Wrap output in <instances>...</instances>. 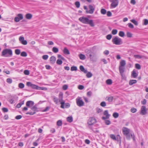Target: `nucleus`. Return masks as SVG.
<instances>
[{
  "mask_svg": "<svg viewBox=\"0 0 148 148\" xmlns=\"http://www.w3.org/2000/svg\"><path fill=\"white\" fill-rule=\"evenodd\" d=\"M79 20L82 23L86 24H88L92 27L95 26V24L92 20H89L88 18L84 16L79 18Z\"/></svg>",
  "mask_w": 148,
  "mask_h": 148,
  "instance_id": "nucleus-1",
  "label": "nucleus"
},
{
  "mask_svg": "<svg viewBox=\"0 0 148 148\" xmlns=\"http://www.w3.org/2000/svg\"><path fill=\"white\" fill-rule=\"evenodd\" d=\"M12 51L10 49H6L2 52V56L5 57L12 56Z\"/></svg>",
  "mask_w": 148,
  "mask_h": 148,
  "instance_id": "nucleus-2",
  "label": "nucleus"
},
{
  "mask_svg": "<svg viewBox=\"0 0 148 148\" xmlns=\"http://www.w3.org/2000/svg\"><path fill=\"white\" fill-rule=\"evenodd\" d=\"M86 56L89 58L91 61L95 62L96 61V58L95 54L92 52L90 51H89V52L87 53Z\"/></svg>",
  "mask_w": 148,
  "mask_h": 148,
  "instance_id": "nucleus-3",
  "label": "nucleus"
},
{
  "mask_svg": "<svg viewBox=\"0 0 148 148\" xmlns=\"http://www.w3.org/2000/svg\"><path fill=\"white\" fill-rule=\"evenodd\" d=\"M112 42L114 44L117 45H121L123 43L122 39L117 36H116L112 39Z\"/></svg>",
  "mask_w": 148,
  "mask_h": 148,
  "instance_id": "nucleus-4",
  "label": "nucleus"
},
{
  "mask_svg": "<svg viewBox=\"0 0 148 148\" xmlns=\"http://www.w3.org/2000/svg\"><path fill=\"white\" fill-rule=\"evenodd\" d=\"M123 134L125 136L127 139H129L130 138V130L126 127H124L122 129Z\"/></svg>",
  "mask_w": 148,
  "mask_h": 148,
  "instance_id": "nucleus-5",
  "label": "nucleus"
},
{
  "mask_svg": "<svg viewBox=\"0 0 148 148\" xmlns=\"http://www.w3.org/2000/svg\"><path fill=\"white\" fill-rule=\"evenodd\" d=\"M96 122V120L95 118L94 117H90L89 119L88 122V127L92 130H93L92 128L91 127V125H93Z\"/></svg>",
  "mask_w": 148,
  "mask_h": 148,
  "instance_id": "nucleus-6",
  "label": "nucleus"
},
{
  "mask_svg": "<svg viewBox=\"0 0 148 148\" xmlns=\"http://www.w3.org/2000/svg\"><path fill=\"white\" fill-rule=\"evenodd\" d=\"M76 103L77 105L79 107H81L84 105V103L82 98L80 97H78L76 99Z\"/></svg>",
  "mask_w": 148,
  "mask_h": 148,
  "instance_id": "nucleus-7",
  "label": "nucleus"
},
{
  "mask_svg": "<svg viewBox=\"0 0 148 148\" xmlns=\"http://www.w3.org/2000/svg\"><path fill=\"white\" fill-rule=\"evenodd\" d=\"M63 94L62 93L60 92L59 95V102H60L61 104L60 107L61 108H64L63 105L64 104V101L63 100Z\"/></svg>",
  "mask_w": 148,
  "mask_h": 148,
  "instance_id": "nucleus-8",
  "label": "nucleus"
},
{
  "mask_svg": "<svg viewBox=\"0 0 148 148\" xmlns=\"http://www.w3.org/2000/svg\"><path fill=\"white\" fill-rule=\"evenodd\" d=\"M110 2L111 3L110 6L112 8H115L119 4L118 0H111Z\"/></svg>",
  "mask_w": 148,
  "mask_h": 148,
  "instance_id": "nucleus-9",
  "label": "nucleus"
},
{
  "mask_svg": "<svg viewBox=\"0 0 148 148\" xmlns=\"http://www.w3.org/2000/svg\"><path fill=\"white\" fill-rule=\"evenodd\" d=\"M23 15L21 14H19L17 15V16L14 18V21L16 22H18L20 20L23 19Z\"/></svg>",
  "mask_w": 148,
  "mask_h": 148,
  "instance_id": "nucleus-10",
  "label": "nucleus"
},
{
  "mask_svg": "<svg viewBox=\"0 0 148 148\" xmlns=\"http://www.w3.org/2000/svg\"><path fill=\"white\" fill-rule=\"evenodd\" d=\"M89 10H86V12L87 13L93 14L95 10V8L92 5H89L88 6Z\"/></svg>",
  "mask_w": 148,
  "mask_h": 148,
  "instance_id": "nucleus-11",
  "label": "nucleus"
},
{
  "mask_svg": "<svg viewBox=\"0 0 148 148\" xmlns=\"http://www.w3.org/2000/svg\"><path fill=\"white\" fill-rule=\"evenodd\" d=\"M147 110L145 106H142L141 108L140 114L143 115L146 114L147 113Z\"/></svg>",
  "mask_w": 148,
  "mask_h": 148,
  "instance_id": "nucleus-12",
  "label": "nucleus"
},
{
  "mask_svg": "<svg viewBox=\"0 0 148 148\" xmlns=\"http://www.w3.org/2000/svg\"><path fill=\"white\" fill-rule=\"evenodd\" d=\"M19 40L21 43L23 45H25L27 44V41L24 40V38L23 37L20 36L19 38Z\"/></svg>",
  "mask_w": 148,
  "mask_h": 148,
  "instance_id": "nucleus-13",
  "label": "nucleus"
},
{
  "mask_svg": "<svg viewBox=\"0 0 148 148\" xmlns=\"http://www.w3.org/2000/svg\"><path fill=\"white\" fill-rule=\"evenodd\" d=\"M34 103L33 101H27L26 103V106L28 107H31L34 106Z\"/></svg>",
  "mask_w": 148,
  "mask_h": 148,
  "instance_id": "nucleus-14",
  "label": "nucleus"
},
{
  "mask_svg": "<svg viewBox=\"0 0 148 148\" xmlns=\"http://www.w3.org/2000/svg\"><path fill=\"white\" fill-rule=\"evenodd\" d=\"M138 75V73H136L135 70L134 69L132 71L131 75L134 78H136Z\"/></svg>",
  "mask_w": 148,
  "mask_h": 148,
  "instance_id": "nucleus-15",
  "label": "nucleus"
},
{
  "mask_svg": "<svg viewBox=\"0 0 148 148\" xmlns=\"http://www.w3.org/2000/svg\"><path fill=\"white\" fill-rule=\"evenodd\" d=\"M79 69L82 71L84 72V73H86L87 72V69H85L84 67L82 65L80 66Z\"/></svg>",
  "mask_w": 148,
  "mask_h": 148,
  "instance_id": "nucleus-16",
  "label": "nucleus"
},
{
  "mask_svg": "<svg viewBox=\"0 0 148 148\" xmlns=\"http://www.w3.org/2000/svg\"><path fill=\"white\" fill-rule=\"evenodd\" d=\"M113 97H106L105 99L106 101H108L109 102H112L113 100Z\"/></svg>",
  "mask_w": 148,
  "mask_h": 148,
  "instance_id": "nucleus-17",
  "label": "nucleus"
},
{
  "mask_svg": "<svg viewBox=\"0 0 148 148\" xmlns=\"http://www.w3.org/2000/svg\"><path fill=\"white\" fill-rule=\"evenodd\" d=\"M32 17V14L30 13H28L26 14L25 18L27 19H31Z\"/></svg>",
  "mask_w": 148,
  "mask_h": 148,
  "instance_id": "nucleus-18",
  "label": "nucleus"
},
{
  "mask_svg": "<svg viewBox=\"0 0 148 148\" xmlns=\"http://www.w3.org/2000/svg\"><path fill=\"white\" fill-rule=\"evenodd\" d=\"M103 114L106 117V118H109L110 116V115L108 114V110H106L104 111L103 113Z\"/></svg>",
  "mask_w": 148,
  "mask_h": 148,
  "instance_id": "nucleus-19",
  "label": "nucleus"
},
{
  "mask_svg": "<svg viewBox=\"0 0 148 148\" xmlns=\"http://www.w3.org/2000/svg\"><path fill=\"white\" fill-rule=\"evenodd\" d=\"M125 67L124 66H119V71L120 73H123L124 71Z\"/></svg>",
  "mask_w": 148,
  "mask_h": 148,
  "instance_id": "nucleus-20",
  "label": "nucleus"
},
{
  "mask_svg": "<svg viewBox=\"0 0 148 148\" xmlns=\"http://www.w3.org/2000/svg\"><path fill=\"white\" fill-rule=\"evenodd\" d=\"M126 64V62L125 60H122L120 63V66H124Z\"/></svg>",
  "mask_w": 148,
  "mask_h": 148,
  "instance_id": "nucleus-21",
  "label": "nucleus"
},
{
  "mask_svg": "<svg viewBox=\"0 0 148 148\" xmlns=\"http://www.w3.org/2000/svg\"><path fill=\"white\" fill-rule=\"evenodd\" d=\"M66 120L69 123L72 122L73 121V118L71 116L68 117L66 118Z\"/></svg>",
  "mask_w": 148,
  "mask_h": 148,
  "instance_id": "nucleus-22",
  "label": "nucleus"
},
{
  "mask_svg": "<svg viewBox=\"0 0 148 148\" xmlns=\"http://www.w3.org/2000/svg\"><path fill=\"white\" fill-rule=\"evenodd\" d=\"M136 82L137 81L136 80H131L129 82V85H132L136 83Z\"/></svg>",
  "mask_w": 148,
  "mask_h": 148,
  "instance_id": "nucleus-23",
  "label": "nucleus"
},
{
  "mask_svg": "<svg viewBox=\"0 0 148 148\" xmlns=\"http://www.w3.org/2000/svg\"><path fill=\"white\" fill-rule=\"evenodd\" d=\"M63 51L64 53L65 54L68 55L70 54L69 51L66 48H64Z\"/></svg>",
  "mask_w": 148,
  "mask_h": 148,
  "instance_id": "nucleus-24",
  "label": "nucleus"
},
{
  "mask_svg": "<svg viewBox=\"0 0 148 148\" xmlns=\"http://www.w3.org/2000/svg\"><path fill=\"white\" fill-rule=\"evenodd\" d=\"M50 59L51 62L52 63H53L56 61V58L54 56H52L50 58Z\"/></svg>",
  "mask_w": 148,
  "mask_h": 148,
  "instance_id": "nucleus-25",
  "label": "nucleus"
},
{
  "mask_svg": "<svg viewBox=\"0 0 148 148\" xmlns=\"http://www.w3.org/2000/svg\"><path fill=\"white\" fill-rule=\"evenodd\" d=\"M80 59L82 60H84L86 58L85 56L82 54H80L79 56Z\"/></svg>",
  "mask_w": 148,
  "mask_h": 148,
  "instance_id": "nucleus-26",
  "label": "nucleus"
},
{
  "mask_svg": "<svg viewBox=\"0 0 148 148\" xmlns=\"http://www.w3.org/2000/svg\"><path fill=\"white\" fill-rule=\"evenodd\" d=\"M64 108H68L70 106V104L69 103H64V104L63 105Z\"/></svg>",
  "mask_w": 148,
  "mask_h": 148,
  "instance_id": "nucleus-27",
  "label": "nucleus"
},
{
  "mask_svg": "<svg viewBox=\"0 0 148 148\" xmlns=\"http://www.w3.org/2000/svg\"><path fill=\"white\" fill-rule=\"evenodd\" d=\"M110 137L113 140H116V136L113 134H111L110 135Z\"/></svg>",
  "mask_w": 148,
  "mask_h": 148,
  "instance_id": "nucleus-28",
  "label": "nucleus"
},
{
  "mask_svg": "<svg viewBox=\"0 0 148 148\" xmlns=\"http://www.w3.org/2000/svg\"><path fill=\"white\" fill-rule=\"evenodd\" d=\"M86 76L88 78H90L92 75V74L90 72H88L86 73Z\"/></svg>",
  "mask_w": 148,
  "mask_h": 148,
  "instance_id": "nucleus-29",
  "label": "nucleus"
},
{
  "mask_svg": "<svg viewBox=\"0 0 148 148\" xmlns=\"http://www.w3.org/2000/svg\"><path fill=\"white\" fill-rule=\"evenodd\" d=\"M62 122L61 120H59L57 122V125L58 126H60L62 125Z\"/></svg>",
  "mask_w": 148,
  "mask_h": 148,
  "instance_id": "nucleus-30",
  "label": "nucleus"
},
{
  "mask_svg": "<svg viewBox=\"0 0 148 148\" xmlns=\"http://www.w3.org/2000/svg\"><path fill=\"white\" fill-rule=\"evenodd\" d=\"M58 49L55 47H54L52 49V51L55 53H57L58 51Z\"/></svg>",
  "mask_w": 148,
  "mask_h": 148,
  "instance_id": "nucleus-31",
  "label": "nucleus"
},
{
  "mask_svg": "<svg viewBox=\"0 0 148 148\" xmlns=\"http://www.w3.org/2000/svg\"><path fill=\"white\" fill-rule=\"evenodd\" d=\"M106 83L108 85H111L112 84V81L111 79H108L106 81Z\"/></svg>",
  "mask_w": 148,
  "mask_h": 148,
  "instance_id": "nucleus-32",
  "label": "nucleus"
},
{
  "mask_svg": "<svg viewBox=\"0 0 148 148\" xmlns=\"http://www.w3.org/2000/svg\"><path fill=\"white\" fill-rule=\"evenodd\" d=\"M31 87L33 89L38 90V86L36 85L32 84V85H31Z\"/></svg>",
  "mask_w": 148,
  "mask_h": 148,
  "instance_id": "nucleus-33",
  "label": "nucleus"
},
{
  "mask_svg": "<svg viewBox=\"0 0 148 148\" xmlns=\"http://www.w3.org/2000/svg\"><path fill=\"white\" fill-rule=\"evenodd\" d=\"M119 35L121 37H123L125 36V33L123 31H120L119 33Z\"/></svg>",
  "mask_w": 148,
  "mask_h": 148,
  "instance_id": "nucleus-34",
  "label": "nucleus"
},
{
  "mask_svg": "<svg viewBox=\"0 0 148 148\" xmlns=\"http://www.w3.org/2000/svg\"><path fill=\"white\" fill-rule=\"evenodd\" d=\"M21 56L23 57H26L27 56V54L26 52L23 51L21 53Z\"/></svg>",
  "mask_w": 148,
  "mask_h": 148,
  "instance_id": "nucleus-35",
  "label": "nucleus"
},
{
  "mask_svg": "<svg viewBox=\"0 0 148 148\" xmlns=\"http://www.w3.org/2000/svg\"><path fill=\"white\" fill-rule=\"evenodd\" d=\"M130 21L136 25H138V22L134 19L131 20Z\"/></svg>",
  "mask_w": 148,
  "mask_h": 148,
  "instance_id": "nucleus-36",
  "label": "nucleus"
},
{
  "mask_svg": "<svg viewBox=\"0 0 148 148\" xmlns=\"http://www.w3.org/2000/svg\"><path fill=\"white\" fill-rule=\"evenodd\" d=\"M101 14H105L106 13V11L104 9H102L101 10Z\"/></svg>",
  "mask_w": 148,
  "mask_h": 148,
  "instance_id": "nucleus-37",
  "label": "nucleus"
},
{
  "mask_svg": "<svg viewBox=\"0 0 148 148\" xmlns=\"http://www.w3.org/2000/svg\"><path fill=\"white\" fill-rule=\"evenodd\" d=\"M119 116V114L117 112H114L113 113V116L115 118H117V117H118Z\"/></svg>",
  "mask_w": 148,
  "mask_h": 148,
  "instance_id": "nucleus-38",
  "label": "nucleus"
},
{
  "mask_svg": "<svg viewBox=\"0 0 148 148\" xmlns=\"http://www.w3.org/2000/svg\"><path fill=\"white\" fill-rule=\"evenodd\" d=\"M15 52L16 54L19 55L21 53V51L19 49H16L15 50Z\"/></svg>",
  "mask_w": 148,
  "mask_h": 148,
  "instance_id": "nucleus-39",
  "label": "nucleus"
},
{
  "mask_svg": "<svg viewBox=\"0 0 148 148\" xmlns=\"http://www.w3.org/2000/svg\"><path fill=\"white\" fill-rule=\"evenodd\" d=\"M71 71H76L77 70V68L76 66H72L71 67Z\"/></svg>",
  "mask_w": 148,
  "mask_h": 148,
  "instance_id": "nucleus-40",
  "label": "nucleus"
},
{
  "mask_svg": "<svg viewBox=\"0 0 148 148\" xmlns=\"http://www.w3.org/2000/svg\"><path fill=\"white\" fill-rule=\"evenodd\" d=\"M18 87L20 88H23L24 87V85L22 83H20L18 84Z\"/></svg>",
  "mask_w": 148,
  "mask_h": 148,
  "instance_id": "nucleus-41",
  "label": "nucleus"
},
{
  "mask_svg": "<svg viewBox=\"0 0 148 148\" xmlns=\"http://www.w3.org/2000/svg\"><path fill=\"white\" fill-rule=\"evenodd\" d=\"M135 66L136 68L138 69H140L141 68L140 65L138 64H136Z\"/></svg>",
  "mask_w": 148,
  "mask_h": 148,
  "instance_id": "nucleus-42",
  "label": "nucleus"
},
{
  "mask_svg": "<svg viewBox=\"0 0 148 148\" xmlns=\"http://www.w3.org/2000/svg\"><path fill=\"white\" fill-rule=\"evenodd\" d=\"M56 63L59 65H61L62 63V61L58 59L56 61Z\"/></svg>",
  "mask_w": 148,
  "mask_h": 148,
  "instance_id": "nucleus-43",
  "label": "nucleus"
},
{
  "mask_svg": "<svg viewBox=\"0 0 148 148\" xmlns=\"http://www.w3.org/2000/svg\"><path fill=\"white\" fill-rule=\"evenodd\" d=\"M100 106L103 107H104L106 106V103L105 101H102L100 103Z\"/></svg>",
  "mask_w": 148,
  "mask_h": 148,
  "instance_id": "nucleus-44",
  "label": "nucleus"
},
{
  "mask_svg": "<svg viewBox=\"0 0 148 148\" xmlns=\"http://www.w3.org/2000/svg\"><path fill=\"white\" fill-rule=\"evenodd\" d=\"M117 32V30L116 29H113L112 32V33L113 35L116 34Z\"/></svg>",
  "mask_w": 148,
  "mask_h": 148,
  "instance_id": "nucleus-45",
  "label": "nucleus"
},
{
  "mask_svg": "<svg viewBox=\"0 0 148 148\" xmlns=\"http://www.w3.org/2000/svg\"><path fill=\"white\" fill-rule=\"evenodd\" d=\"M53 100L54 102L56 103L57 104L58 103V98L56 97H53Z\"/></svg>",
  "mask_w": 148,
  "mask_h": 148,
  "instance_id": "nucleus-46",
  "label": "nucleus"
},
{
  "mask_svg": "<svg viewBox=\"0 0 148 148\" xmlns=\"http://www.w3.org/2000/svg\"><path fill=\"white\" fill-rule=\"evenodd\" d=\"M127 36L128 37L131 38L132 36V34L130 32H127Z\"/></svg>",
  "mask_w": 148,
  "mask_h": 148,
  "instance_id": "nucleus-47",
  "label": "nucleus"
},
{
  "mask_svg": "<svg viewBox=\"0 0 148 148\" xmlns=\"http://www.w3.org/2000/svg\"><path fill=\"white\" fill-rule=\"evenodd\" d=\"M137 109L134 108H132L131 109V111L132 113H135L136 112Z\"/></svg>",
  "mask_w": 148,
  "mask_h": 148,
  "instance_id": "nucleus-48",
  "label": "nucleus"
},
{
  "mask_svg": "<svg viewBox=\"0 0 148 148\" xmlns=\"http://www.w3.org/2000/svg\"><path fill=\"white\" fill-rule=\"evenodd\" d=\"M75 4L76 6V7L77 8H79L80 7V4L79 2L76 1L75 2Z\"/></svg>",
  "mask_w": 148,
  "mask_h": 148,
  "instance_id": "nucleus-49",
  "label": "nucleus"
},
{
  "mask_svg": "<svg viewBox=\"0 0 148 148\" xmlns=\"http://www.w3.org/2000/svg\"><path fill=\"white\" fill-rule=\"evenodd\" d=\"M37 109V108L35 106L31 107V109L34 111H35Z\"/></svg>",
  "mask_w": 148,
  "mask_h": 148,
  "instance_id": "nucleus-50",
  "label": "nucleus"
},
{
  "mask_svg": "<svg viewBox=\"0 0 148 148\" xmlns=\"http://www.w3.org/2000/svg\"><path fill=\"white\" fill-rule=\"evenodd\" d=\"M24 73L25 75H28L29 74V72L28 70H25L24 71Z\"/></svg>",
  "mask_w": 148,
  "mask_h": 148,
  "instance_id": "nucleus-51",
  "label": "nucleus"
},
{
  "mask_svg": "<svg viewBox=\"0 0 148 148\" xmlns=\"http://www.w3.org/2000/svg\"><path fill=\"white\" fill-rule=\"evenodd\" d=\"M128 27L131 28L132 29L134 27V25L131 23H128Z\"/></svg>",
  "mask_w": 148,
  "mask_h": 148,
  "instance_id": "nucleus-52",
  "label": "nucleus"
},
{
  "mask_svg": "<svg viewBox=\"0 0 148 148\" xmlns=\"http://www.w3.org/2000/svg\"><path fill=\"white\" fill-rule=\"evenodd\" d=\"M42 58L45 60H47L48 58V56L47 55H45L42 56Z\"/></svg>",
  "mask_w": 148,
  "mask_h": 148,
  "instance_id": "nucleus-53",
  "label": "nucleus"
},
{
  "mask_svg": "<svg viewBox=\"0 0 148 148\" xmlns=\"http://www.w3.org/2000/svg\"><path fill=\"white\" fill-rule=\"evenodd\" d=\"M7 82L8 83L11 84L12 83V80L10 78H8L7 79Z\"/></svg>",
  "mask_w": 148,
  "mask_h": 148,
  "instance_id": "nucleus-54",
  "label": "nucleus"
},
{
  "mask_svg": "<svg viewBox=\"0 0 148 148\" xmlns=\"http://www.w3.org/2000/svg\"><path fill=\"white\" fill-rule=\"evenodd\" d=\"M116 140H117V141H119L120 140H121V137L119 135H118L116 136Z\"/></svg>",
  "mask_w": 148,
  "mask_h": 148,
  "instance_id": "nucleus-55",
  "label": "nucleus"
},
{
  "mask_svg": "<svg viewBox=\"0 0 148 148\" xmlns=\"http://www.w3.org/2000/svg\"><path fill=\"white\" fill-rule=\"evenodd\" d=\"M112 37V36L111 34L108 35L106 36V38L107 39L110 40Z\"/></svg>",
  "mask_w": 148,
  "mask_h": 148,
  "instance_id": "nucleus-56",
  "label": "nucleus"
},
{
  "mask_svg": "<svg viewBox=\"0 0 148 148\" xmlns=\"http://www.w3.org/2000/svg\"><path fill=\"white\" fill-rule=\"evenodd\" d=\"M22 116L20 115H18L15 117V119H16L18 120L22 118Z\"/></svg>",
  "mask_w": 148,
  "mask_h": 148,
  "instance_id": "nucleus-57",
  "label": "nucleus"
},
{
  "mask_svg": "<svg viewBox=\"0 0 148 148\" xmlns=\"http://www.w3.org/2000/svg\"><path fill=\"white\" fill-rule=\"evenodd\" d=\"M148 24V20L147 19H145L144 20V24L146 25Z\"/></svg>",
  "mask_w": 148,
  "mask_h": 148,
  "instance_id": "nucleus-58",
  "label": "nucleus"
},
{
  "mask_svg": "<svg viewBox=\"0 0 148 148\" xmlns=\"http://www.w3.org/2000/svg\"><path fill=\"white\" fill-rule=\"evenodd\" d=\"M38 90H46L47 88H46L45 87H40L38 86Z\"/></svg>",
  "mask_w": 148,
  "mask_h": 148,
  "instance_id": "nucleus-59",
  "label": "nucleus"
},
{
  "mask_svg": "<svg viewBox=\"0 0 148 148\" xmlns=\"http://www.w3.org/2000/svg\"><path fill=\"white\" fill-rule=\"evenodd\" d=\"M2 110L4 112H7L8 111V110L7 108H3Z\"/></svg>",
  "mask_w": 148,
  "mask_h": 148,
  "instance_id": "nucleus-60",
  "label": "nucleus"
},
{
  "mask_svg": "<svg viewBox=\"0 0 148 148\" xmlns=\"http://www.w3.org/2000/svg\"><path fill=\"white\" fill-rule=\"evenodd\" d=\"M84 88V86L82 85H79L78 86V88L80 90H82Z\"/></svg>",
  "mask_w": 148,
  "mask_h": 148,
  "instance_id": "nucleus-61",
  "label": "nucleus"
},
{
  "mask_svg": "<svg viewBox=\"0 0 148 148\" xmlns=\"http://www.w3.org/2000/svg\"><path fill=\"white\" fill-rule=\"evenodd\" d=\"M103 53L106 55H107L109 53V51L108 50H106L103 52Z\"/></svg>",
  "mask_w": 148,
  "mask_h": 148,
  "instance_id": "nucleus-62",
  "label": "nucleus"
},
{
  "mask_svg": "<svg viewBox=\"0 0 148 148\" xmlns=\"http://www.w3.org/2000/svg\"><path fill=\"white\" fill-rule=\"evenodd\" d=\"M68 88V86L66 85H64L63 86V89L64 90H66Z\"/></svg>",
  "mask_w": 148,
  "mask_h": 148,
  "instance_id": "nucleus-63",
  "label": "nucleus"
},
{
  "mask_svg": "<svg viewBox=\"0 0 148 148\" xmlns=\"http://www.w3.org/2000/svg\"><path fill=\"white\" fill-rule=\"evenodd\" d=\"M97 111L98 113H101L102 112V110L100 108H97Z\"/></svg>",
  "mask_w": 148,
  "mask_h": 148,
  "instance_id": "nucleus-64",
  "label": "nucleus"
}]
</instances>
